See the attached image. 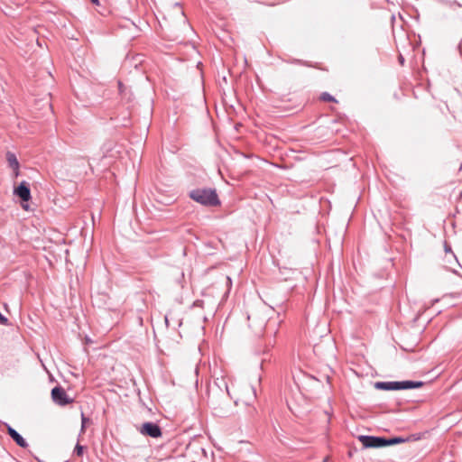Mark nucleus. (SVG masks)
<instances>
[{
	"instance_id": "nucleus-1",
	"label": "nucleus",
	"mask_w": 462,
	"mask_h": 462,
	"mask_svg": "<svg viewBox=\"0 0 462 462\" xmlns=\"http://www.w3.org/2000/svg\"><path fill=\"white\" fill-rule=\"evenodd\" d=\"M189 196L191 199L203 206L217 207L220 205L216 189L211 188L192 189Z\"/></svg>"
},
{
	"instance_id": "nucleus-2",
	"label": "nucleus",
	"mask_w": 462,
	"mask_h": 462,
	"mask_svg": "<svg viewBox=\"0 0 462 462\" xmlns=\"http://www.w3.org/2000/svg\"><path fill=\"white\" fill-rule=\"evenodd\" d=\"M424 385L421 381H394V382H375L374 388L383 391H399L420 388Z\"/></svg>"
},
{
	"instance_id": "nucleus-3",
	"label": "nucleus",
	"mask_w": 462,
	"mask_h": 462,
	"mask_svg": "<svg viewBox=\"0 0 462 462\" xmlns=\"http://www.w3.org/2000/svg\"><path fill=\"white\" fill-rule=\"evenodd\" d=\"M220 397L217 395L209 396L208 398V405L213 410L214 414L217 417H226L228 416V410L226 406H228V401L225 398L224 394L219 390Z\"/></svg>"
},
{
	"instance_id": "nucleus-4",
	"label": "nucleus",
	"mask_w": 462,
	"mask_h": 462,
	"mask_svg": "<svg viewBox=\"0 0 462 462\" xmlns=\"http://www.w3.org/2000/svg\"><path fill=\"white\" fill-rule=\"evenodd\" d=\"M51 399L53 402L59 406H66L73 402V399L67 394L66 391L61 386L52 388Z\"/></svg>"
},
{
	"instance_id": "nucleus-5",
	"label": "nucleus",
	"mask_w": 462,
	"mask_h": 462,
	"mask_svg": "<svg viewBox=\"0 0 462 462\" xmlns=\"http://www.w3.org/2000/svg\"><path fill=\"white\" fill-rule=\"evenodd\" d=\"M359 441L362 445L368 448H383L385 447V438L377 436L360 435L358 436Z\"/></svg>"
},
{
	"instance_id": "nucleus-6",
	"label": "nucleus",
	"mask_w": 462,
	"mask_h": 462,
	"mask_svg": "<svg viewBox=\"0 0 462 462\" xmlns=\"http://www.w3.org/2000/svg\"><path fill=\"white\" fill-rule=\"evenodd\" d=\"M140 433L154 439L162 434L160 426L154 422H144L140 429Z\"/></svg>"
},
{
	"instance_id": "nucleus-7",
	"label": "nucleus",
	"mask_w": 462,
	"mask_h": 462,
	"mask_svg": "<svg viewBox=\"0 0 462 462\" xmlns=\"http://www.w3.org/2000/svg\"><path fill=\"white\" fill-rule=\"evenodd\" d=\"M14 194L23 202L29 201L32 198L30 185L25 180L22 181L14 188Z\"/></svg>"
},
{
	"instance_id": "nucleus-8",
	"label": "nucleus",
	"mask_w": 462,
	"mask_h": 462,
	"mask_svg": "<svg viewBox=\"0 0 462 462\" xmlns=\"http://www.w3.org/2000/svg\"><path fill=\"white\" fill-rule=\"evenodd\" d=\"M7 433L12 438V439L21 448H27L28 443L22 437L20 433H18L14 428L7 425Z\"/></svg>"
},
{
	"instance_id": "nucleus-9",
	"label": "nucleus",
	"mask_w": 462,
	"mask_h": 462,
	"mask_svg": "<svg viewBox=\"0 0 462 462\" xmlns=\"http://www.w3.org/2000/svg\"><path fill=\"white\" fill-rule=\"evenodd\" d=\"M6 160L10 168L15 171V175L17 176L19 173V162L14 153L8 152L6 153Z\"/></svg>"
},
{
	"instance_id": "nucleus-10",
	"label": "nucleus",
	"mask_w": 462,
	"mask_h": 462,
	"mask_svg": "<svg viewBox=\"0 0 462 462\" xmlns=\"http://www.w3.org/2000/svg\"><path fill=\"white\" fill-rule=\"evenodd\" d=\"M404 441H405V439L401 437H394V438H390V439L385 438V442H386L385 447L400 444Z\"/></svg>"
},
{
	"instance_id": "nucleus-11",
	"label": "nucleus",
	"mask_w": 462,
	"mask_h": 462,
	"mask_svg": "<svg viewBox=\"0 0 462 462\" xmlns=\"http://www.w3.org/2000/svg\"><path fill=\"white\" fill-rule=\"evenodd\" d=\"M320 99L327 102H337L335 97L328 92H323L320 96Z\"/></svg>"
},
{
	"instance_id": "nucleus-12",
	"label": "nucleus",
	"mask_w": 462,
	"mask_h": 462,
	"mask_svg": "<svg viewBox=\"0 0 462 462\" xmlns=\"http://www.w3.org/2000/svg\"><path fill=\"white\" fill-rule=\"evenodd\" d=\"M85 447L80 445L79 442L76 444L74 448V454L78 457H82L84 454Z\"/></svg>"
},
{
	"instance_id": "nucleus-13",
	"label": "nucleus",
	"mask_w": 462,
	"mask_h": 462,
	"mask_svg": "<svg viewBox=\"0 0 462 462\" xmlns=\"http://www.w3.org/2000/svg\"><path fill=\"white\" fill-rule=\"evenodd\" d=\"M89 421V419H88L85 414L82 412L81 413V430L80 431L83 433L85 431V429H86V424L87 422Z\"/></svg>"
},
{
	"instance_id": "nucleus-14",
	"label": "nucleus",
	"mask_w": 462,
	"mask_h": 462,
	"mask_svg": "<svg viewBox=\"0 0 462 462\" xmlns=\"http://www.w3.org/2000/svg\"><path fill=\"white\" fill-rule=\"evenodd\" d=\"M8 323V319L6 317H5L1 312H0V324L1 325H7Z\"/></svg>"
},
{
	"instance_id": "nucleus-15",
	"label": "nucleus",
	"mask_w": 462,
	"mask_h": 462,
	"mask_svg": "<svg viewBox=\"0 0 462 462\" xmlns=\"http://www.w3.org/2000/svg\"><path fill=\"white\" fill-rule=\"evenodd\" d=\"M445 251L447 254L449 253L451 254V256L454 257L456 261H457L455 254L451 251V248L447 244L445 245Z\"/></svg>"
},
{
	"instance_id": "nucleus-16",
	"label": "nucleus",
	"mask_w": 462,
	"mask_h": 462,
	"mask_svg": "<svg viewBox=\"0 0 462 462\" xmlns=\"http://www.w3.org/2000/svg\"><path fill=\"white\" fill-rule=\"evenodd\" d=\"M193 306L203 307V300H197L196 301H194Z\"/></svg>"
},
{
	"instance_id": "nucleus-17",
	"label": "nucleus",
	"mask_w": 462,
	"mask_h": 462,
	"mask_svg": "<svg viewBox=\"0 0 462 462\" xmlns=\"http://www.w3.org/2000/svg\"><path fill=\"white\" fill-rule=\"evenodd\" d=\"M399 61H400V63H401L402 65H403V63H404V58H403L402 55H400V56H399Z\"/></svg>"
},
{
	"instance_id": "nucleus-18",
	"label": "nucleus",
	"mask_w": 462,
	"mask_h": 462,
	"mask_svg": "<svg viewBox=\"0 0 462 462\" xmlns=\"http://www.w3.org/2000/svg\"><path fill=\"white\" fill-rule=\"evenodd\" d=\"M92 4L96 5H99V1L98 0H90Z\"/></svg>"
}]
</instances>
